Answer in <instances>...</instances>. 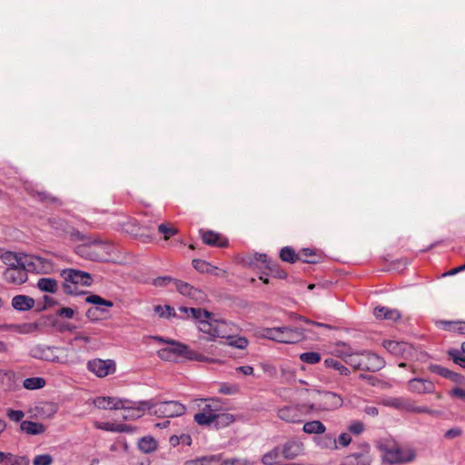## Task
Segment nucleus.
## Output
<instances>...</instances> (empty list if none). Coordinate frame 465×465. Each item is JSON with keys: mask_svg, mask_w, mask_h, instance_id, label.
I'll return each mask as SVG.
<instances>
[{"mask_svg": "<svg viewBox=\"0 0 465 465\" xmlns=\"http://www.w3.org/2000/svg\"><path fill=\"white\" fill-rule=\"evenodd\" d=\"M1 260L8 268L18 267L25 263V259L23 261L22 257L13 252H5L2 253Z\"/></svg>", "mask_w": 465, "mask_h": 465, "instance_id": "obj_33", "label": "nucleus"}, {"mask_svg": "<svg viewBox=\"0 0 465 465\" xmlns=\"http://www.w3.org/2000/svg\"><path fill=\"white\" fill-rule=\"evenodd\" d=\"M53 457L50 454L36 455L33 460V465H51Z\"/></svg>", "mask_w": 465, "mask_h": 465, "instance_id": "obj_52", "label": "nucleus"}, {"mask_svg": "<svg viewBox=\"0 0 465 465\" xmlns=\"http://www.w3.org/2000/svg\"><path fill=\"white\" fill-rule=\"evenodd\" d=\"M85 301L88 303L100 304V305H104L107 307H112L114 305L113 302L105 300L96 294H91V295L87 296Z\"/></svg>", "mask_w": 465, "mask_h": 465, "instance_id": "obj_49", "label": "nucleus"}, {"mask_svg": "<svg viewBox=\"0 0 465 465\" xmlns=\"http://www.w3.org/2000/svg\"><path fill=\"white\" fill-rule=\"evenodd\" d=\"M361 352H351L347 355L345 363L350 365L355 371H361Z\"/></svg>", "mask_w": 465, "mask_h": 465, "instance_id": "obj_45", "label": "nucleus"}, {"mask_svg": "<svg viewBox=\"0 0 465 465\" xmlns=\"http://www.w3.org/2000/svg\"><path fill=\"white\" fill-rule=\"evenodd\" d=\"M173 281L175 279L169 276L158 277L153 280V285L157 287L167 286L171 282L173 283Z\"/></svg>", "mask_w": 465, "mask_h": 465, "instance_id": "obj_58", "label": "nucleus"}, {"mask_svg": "<svg viewBox=\"0 0 465 465\" xmlns=\"http://www.w3.org/2000/svg\"><path fill=\"white\" fill-rule=\"evenodd\" d=\"M429 371L432 373H436L443 378H446L449 374L450 370L438 364H430Z\"/></svg>", "mask_w": 465, "mask_h": 465, "instance_id": "obj_53", "label": "nucleus"}, {"mask_svg": "<svg viewBox=\"0 0 465 465\" xmlns=\"http://www.w3.org/2000/svg\"><path fill=\"white\" fill-rule=\"evenodd\" d=\"M199 412L193 416L194 421L201 426L213 424L216 412L221 411L220 401L212 399H198L195 401Z\"/></svg>", "mask_w": 465, "mask_h": 465, "instance_id": "obj_5", "label": "nucleus"}, {"mask_svg": "<svg viewBox=\"0 0 465 465\" xmlns=\"http://www.w3.org/2000/svg\"><path fill=\"white\" fill-rule=\"evenodd\" d=\"M280 259L285 262L294 263L299 261L298 252L293 248L285 246L280 252Z\"/></svg>", "mask_w": 465, "mask_h": 465, "instance_id": "obj_40", "label": "nucleus"}, {"mask_svg": "<svg viewBox=\"0 0 465 465\" xmlns=\"http://www.w3.org/2000/svg\"><path fill=\"white\" fill-rule=\"evenodd\" d=\"M124 407L120 408L124 411L123 418L125 420H135L142 417L144 412L147 411L151 414L152 407H153V400L142 401H132L126 399H124Z\"/></svg>", "mask_w": 465, "mask_h": 465, "instance_id": "obj_11", "label": "nucleus"}, {"mask_svg": "<svg viewBox=\"0 0 465 465\" xmlns=\"http://www.w3.org/2000/svg\"><path fill=\"white\" fill-rule=\"evenodd\" d=\"M461 433L462 430L460 428H451L445 432V438L454 439L460 437Z\"/></svg>", "mask_w": 465, "mask_h": 465, "instance_id": "obj_62", "label": "nucleus"}, {"mask_svg": "<svg viewBox=\"0 0 465 465\" xmlns=\"http://www.w3.org/2000/svg\"><path fill=\"white\" fill-rule=\"evenodd\" d=\"M300 360L307 364H316L321 361L322 356L316 351L303 352L300 355Z\"/></svg>", "mask_w": 465, "mask_h": 465, "instance_id": "obj_44", "label": "nucleus"}, {"mask_svg": "<svg viewBox=\"0 0 465 465\" xmlns=\"http://www.w3.org/2000/svg\"><path fill=\"white\" fill-rule=\"evenodd\" d=\"M35 300L25 295H16L12 299V306L18 311H27L34 307Z\"/></svg>", "mask_w": 465, "mask_h": 465, "instance_id": "obj_29", "label": "nucleus"}, {"mask_svg": "<svg viewBox=\"0 0 465 465\" xmlns=\"http://www.w3.org/2000/svg\"><path fill=\"white\" fill-rule=\"evenodd\" d=\"M193 268L202 273H209L216 276H225L226 272L224 270H222L216 266L212 265L211 263L201 260V259H194L193 260Z\"/></svg>", "mask_w": 465, "mask_h": 465, "instance_id": "obj_22", "label": "nucleus"}, {"mask_svg": "<svg viewBox=\"0 0 465 465\" xmlns=\"http://www.w3.org/2000/svg\"><path fill=\"white\" fill-rule=\"evenodd\" d=\"M200 331L210 335L212 338H222L228 341V344L237 349H245L248 340L239 337V327L230 322L219 321L212 316L210 321H203L198 325Z\"/></svg>", "mask_w": 465, "mask_h": 465, "instance_id": "obj_1", "label": "nucleus"}, {"mask_svg": "<svg viewBox=\"0 0 465 465\" xmlns=\"http://www.w3.org/2000/svg\"><path fill=\"white\" fill-rule=\"evenodd\" d=\"M448 354L452 359L453 362L465 369V357L461 355L458 350H450Z\"/></svg>", "mask_w": 465, "mask_h": 465, "instance_id": "obj_51", "label": "nucleus"}, {"mask_svg": "<svg viewBox=\"0 0 465 465\" xmlns=\"http://www.w3.org/2000/svg\"><path fill=\"white\" fill-rule=\"evenodd\" d=\"M94 404L102 410H120L124 407V399L115 397H97L94 400Z\"/></svg>", "mask_w": 465, "mask_h": 465, "instance_id": "obj_21", "label": "nucleus"}, {"mask_svg": "<svg viewBox=\"0 0 465 465\" xmlns=\"http://www.w3.org/2000/svg\"><path fill=\"white\" fill-rule=\"evenodd\" d=\"M6 415L11 420L17 422V421L22 420V419L25 416V413L23 411H19V410L15 411V410L8 409Z\"/></svg>", "mask_w": 465, "mask_h": 465, "instance_id": "obj_55", "label": "nucleus"}, {"mask_svg": "<svg viewBox=\"0 0 465 465\" xmlns=\"http://www.w3.org/2000/svg\"><path fill=\"white\" fill-rule=\"evenodd\" d=\"M235 420L234 416L231 413L216 412L213 422L216 428H223L232 424Z\"/></svg>", "mask_w": 465, "mask_h": 465, "instance_id": "obj_41", "label": "nucleus"}, {"mask_svg": "<svg viewBox=\"0 0 465 465\" xmlns=\"http://www.w3.org/2000/svg\"><path fill=\"white\" fill-rule=\"evenodd\" d=\"M25 262L24 265L18 267L7 268L4 272V279L13 284H22L25 282L27 280V272H30Z\"/></svg>", "mask_w": 465, "mask_h": 465, "instance_id": "obj_17", "label": "nucleus"}, {"mask_svg": "<svg viewBox=\"0 0 465 465\" xmlns=\"http://www.w3.org/2000/svg\"><path fill=\"white\" fill-rule=\"evenodd\" d=\"M256 259L265 264L266 269L269 271V273L266 275L278 279H285L287 277V272L280 267L278 262L271 260L266 254H258Z\"/></svg>", "mask_w": 465, "mask_h": 465, "instance_id": "obj_19", "label": "nucleus"}, {"mask_svg": "<svg viewBox=\"0 0 465 465\" xmlns=\"http://www.w3.org/2000/svg\"><path fill=\"white\" fill-rule=\"evenodd\" d=\"M302 430L307 434H322L326 427L320 420H312L304 423Z\"/></svg>", "mask_w": 465, "mask_h": 465, "instance_id": "obj_37", "label": "nucleus"}, {"mask_svg": "<svg viewBox=\"0 0 465 465\" xmlns=\"http://www.w3.org/2000/svg\"><path fill=\"white\" fill-rule=\"evenodd\" d=\"M159 340L169 344V346L157 351L158 356L162 360L176 361L179 358L194 359V353L189 350L187 345L173 340L165 341L162 338H159Z\"/></svg>", "mask_w": 465, "mask_h": 465, "instance_id": "obj_8", "label": "nucleus"}, {"mask_svg": "<svg viewBox=\"0 0 465 465\" xmlns=\"http://www.w3.org/2000/svg\"><path fill=\"white\" fill-rule=\"evenodd\" d=\"M338 448L339 447H346L351 442V437L350 433L343 432L341 433L338 439H336Z\"/></svg>", "mask_w": 465, "mask_h": 465, "instance_id": "obj_56", "label": "nucleus"}, {"mask_svg": "<svg viewBox=\"0 0 465 465\" xmlns=\"http://www.w3.org/2000/svg\"><path fill=\"white\" fill-rule=\"evenodd\" d=\"M435 389L434 382L428 379L413 378L407 383V390L417 394L435 393Z\"/></svg>", "mask_w": 465, "mask_h": 465, "instance_id": "obj_15", "label": "nucleus"}, {"mask_svg": "<svg viewBox=\"0 0 465 465\" xmlns=\"http://www.w3.org/2000/svg\"><path fill=\"white\" fill-rule=\"evenodd\" d=\"M220 465H255V462L245 458H232L220 461Z\"/></svg>", "mask_w": 465, "mask_h": 465, "instance_id": "obj_48", "label": "nucleus"}, {"mask_svg": "<svg viewBox=\"0 0 465 465\" xmlns=\"http://www.w3.org/2000/svg\"><path fill=\"white\" fill-rule=\"evenodd\" d=\"M139 450L143 453H151L156 450L158 444L153 437H143L138 442Z\"/></svg>", "mask_w": 465, "mask_h": 465, "instance_id": "obj_38", "label": "nucleus"}, {"mask_svg": "<svg viewBox=\"0 0 465 465\" xmlns=\"http://www.w3.org/2000/svg\"><path fill=\"white\" fill-rule=\"evenodd\" d=\"M47 225L51 232L58 237H68L73 241L84 240V235L63 218L51 217L47 220Z\"/></svg>", "mask_w": 465, "mask_h": 465, "instance_id": "obj_9", "label": "nucleus"}, {"mask_svg": "<svg viewBox=\"0 0 465 465\" xmlns=\"http://www.w3.org/2000/svg\"><path fill=\"white\" fill-rule=\"evenodd\" d=\"M220 455H210L186 460L183 465H220Z\"/></svg>", "mask_w": 465, "mask_h": 465, "instance_id": "obj_32", "label": "nucleus"}, {"mask_svg": "<svg viewBox=\"0 0 465 465\" xmlns=\"http://www.w3.org/2000/svg\"><path fill=\"white\" fill-rule=\"evenodd\" d=\"M446 379L450 380L451 381L458 383V384H464L465 383V377L460 373L454 372L450 370L448 376Z\"/></svg>", "mask_w": 465, "mask_h": 465, "instance_id": "obj_57", "label": "nucleus"}, {"mask_svg": "<svg viewBox=\"0 0 465 465\" xmlns=\"http://www.w3.org/2000/svg\"><path fill=\"white\" fill-rule=\"evenodd\" d=\"M185 412V406L178 401H155L153 400L152 415L173 418L182 416Z\"/></svg>", "mask_w": 465, "mask_h": 465, "instance_id": "obj_10", "label": "nucleus"}, {"mask_svg": "<svg viewBox=\"0 0 465 465\" xmlns=\"http://www.w3.org/2000/svg\"><path fill=\"white\" fill-rule=\"evenodd\" d=\"M179 311L185 314L182 318H193L196 320L197 326L200 325V323L203 321H210L213 316L212 312L201 308L180 307Z\"/></svg>", "mask_w": 465, "mask_h": 465, "instance_id": "obj_20", "label": "nucleus"}, {"mask_svg": "<svg viewBox=\"0 0 465 465\" xmlns=\"http://www.w3.org/2000/svg\"><path fill=\"white\" fill-rule=\"evenodd\" d=\"M439 324L445 331L465 334V322L441 321Z\"/></svg>", "mask_w": 465, "mask_h": 465, "instance_id": "obj_35", "label": "nucleus"}, {"mask_svg": "<svg viewBox=\"0 0 465 465\" xmlns=\"http://www.w3.org/2000/svg\"><path fill=\"white\" fill-rule=\"evenodd\" d=\"M113 246L111 243L94 240L83 243L76 248V252L92 261L107 262L112 257Z\"/></svg>", "mask_w": 465, "mask_h": 465, "instance_id": "obj_4", "label": "nucleus"}, {"mask_svg": "<svg viewBox=\"0 0 465 465\" xmlns=\"http://www.w3.org/2000/svg\"><path fill=\"white\" fill-rule=\"evenodd\" d=\"M299 261L306 263H317L320 256L316 252L310 248H302L298 252Z\"/></svg>", "mask_w": 465, "mask_h": 465, "instance_id": "obj_36", "label": "nucleus"}, {"mask_svg": "<svg viewBox=\"0 0 465 465\" xmlns=\"http://www.w3.org/2000/svg\"><path fill=\"white\" fill-rule=\"evenodd\" d=\"M11 465H29V460L26 457H16Z\"/></svg>", "mask_w": 465, "mask_h": 465, "instance_id": "obj_64", "label": "nucleus"}, {"mask_svg": "<svg viewBox=\"0 0 465 465\" xmlns=\"http://www.w3.org/2000/svg\"><path fill=\"white\" fill-rule=\"evenodd\" d=\"M353 352L351 348H346L344 345L342 348L336 349V355L343 360L345 362L347 355H351Z\"/></svg>", "mask_w": 465, "mask_h": 465, "instance_id": "obj_61", "label": "nucleus"}, {"mask_svg": "<svg viewBox=\"0 0 465 465\" xmlns=\"http://www.w3.org/2000/svg\"><path fill=\"white\" fill-rule=\"evenodd\" d=\"M238 391L236 386H230L223 384L221 386L219 391L225 395L234 394Z\"/></svg>", "mask_w": 465, "mask_h": 465, "instance_id": "obj_63", "label": "nucleus"}, {"mask_svg": "<svg viewBox=\"0 0 465 465\" xmlns=\"http://www.w3.org/2000/svg\"><path fill=\"white\" fill-rule=\"evenodd\" d=\"M343 404V398L333 391H319L317 398L309 409L313 411H333L341 408Z\"/></svg>", "mask_w": 465, "mask_h": 465, "instance_id": "obj_7", "label": "nucleus"}, {"mask_svg": "<svg viewBox=\"0 0 465 465\" xmlns=\"http://www.w3.org/2000/svg\"><path fill=\"white\" fill-rule=\"evenodd\" d=\"M324 366L327 369L336 371L341 375L348 376L351 373L350 370L342 362L331 357L324 360Z\"/></svg>", "mask_w": 465, "mask_h": 465, "instance_id": "obj_34", "label": "nucleus"}, {"mask_svg": "<svg viewBox=\"0 0 465 465\" xmlns=\"http://www.w3.org/2000/svg\"><path fill=\"white\" fill-rule=\"evenodd\" d=\"M158 232L163 234V239L168 240L171 236L178 233L177 228L171 224L162 223L158 226Z\"/></svg>", "mask_w": 465, "mask_h": 465, "instance_id": "obj_47", "label": "nucleus"}, {"mask_svg": "<svg viewBox=\"0 0 465 465\" xmlns=\"http://www.w3.org/2000/svg\"><path fill=\"white\" fill-rule=\"evenodd\" d=\"M383 346L388 351L395 355L404 356L405 353L410 354L413 350L411 344L396 341H385Z\"/></svg>", "mask_w": 465, "mask_h": 465, "instance_id": "obj_23", "label": "nucleus"}, {"mask_svg": "<svg viewBox=\"0 0 465 465\" xmlns=\"http://www.w3.org/2000/svg\"><path fill=\"white\" fill-rule=\"evenodd\" d=\"M173 285L181 294L193 299H197L202 294L201 291L180 280L175 279V281H173Z\"/></svg>", "mask_w": 465, "mask_h": 465, "instance_id": "obj_28", "label": "nucleus"}, {"mask_svg": "<svg viewBox=\"0 0 465 465\" xmlns=\"http://www.w3.org/2000/svg\"><path fill=\"white\" fill-rule=\"evenodd\" d=\"M58 348L55 347H50V346H45V345H37L31 350V356L52 362H59L60 359L58 355L56 354V351Z\"/></svg>", "mask_w": 465, "mask_h": 465, "instance_id": "obj_18", "label": "nucleus"}, {"mask_svg": "<svg viewBox=\"0 0 465 465\" xmlns=\"http://www.w3.org/2000/svg\"><path fill=\"white\" fill-rule=\"evenodd\" d=\"M318 445L322 448L336 450L338 449L337 441L331 435H324L318 440Z\"/></svg>", "mask_w": 465, "mask_h": 465, "instance_id": "obj_46", "label": "nucleus"}, {"mask_svg": "<svg viewBox=\"0 0 465 465\" xmlns=\"http://www.w3.org/2000/svg\"><path fill=\"white\" fill-rule=\"evenodd\" d=\"M278 457H279L278 449H273L262 456V461L265 465H272L277 460Z\"/></svg>", "mask_w": 465, "mask_h": 465, "instance_id": "obj_50", "label": "nucleus"}, {"mask_svg": "<svg viewBox=\"0 0 465 465\" xmlns=\"http://www.w3.org/2000/svg\"><path fill=\"white\" fill-rule=\"evenodd\" d=\"M153 311L160 318L170 319L171 317H176L174 309L170 305H155Z\"/></svg>", "mask_w": 465, "mask_h": 465, "instance_id": "obj_43", "label": "nucleus"}, {"mask_svg": "<svg viewBox=\"0 0 465 465\" xmlns=\"http://www.w3.org/2000/svg\"><path fill=\"white\" fill-rule=\"evenodd\" d=\"M373 313L377 319L388 320L391 322H396L401 317V314L398 310L390 309L386 306L376 307Z\"/></svg>", "mask_w": 465, "mask_h": 465, "instance_id": "obj_26", "label": "nucleus"}, {"mask_svg": "<svg viewBox=\"0 0 465 465\" xmlns=\"http://www.w3.org/2000/svg\"><path fill=\"white\" fill-rule=\"evenodd\" d=\"M385 361L379 355L370 352H361V371L375 372L381 370Z\"/></svg>", "mask_w": 465, "mask_h": 465, "instance_id": "obj_14", "label": "nucleus"}, {"mask_svg": "<svg viewBox=\"0 0 465 465\" xmlns=\"http://www.w3.org/2000/svg\"><path fill=\"white\" fill-rule=\"evenodd\" d=\"M263 337L282 343H296L303 338V332L299 328L273 327L263 330Z\"/></svg>", "mask_w": 465, "mask_h": 465, "instance_id": "obj_6", "label": "nucleus"}, {"mask_svg": "<svg viewBox=\"0 0 465 465\" xmlns=\"http://www.w3.org/2000/svg\"><path fill=\"white\" fill-rule=\"evenodd\" d=\"M45 384L46 381L42 377L26 378L23 382L24 388L30 391L42 389L45 386Z\"/></svg>", "mask_w": 465, "mask_h": 465, "instance_id": "obj_42", "label": "nucleus"}, {"mask_svg": "<svg viewBox=\"0 0 465 465\" xmlns=\"http://www.w3.org/2000/svg\"><path fill=\"white\" fill-rule=\"evenodd\" d=\"M87 369L99 378L115 372L116 365L113 360L94 359L87 362Z\"/></svg>", "mask_w": 465, "mask_h": 465, "instance_id": "obj_12", "label": "nucleus"}, {"mask_svg": "<svg viewBox=\"0 0 465 465\" xmlns=\"http://www.w3.org/2000/svg\"><path fill=\"white\" fill-rule=\"evenodd\" d=\"M27 269L36 273L48 274L54 272V263L40 256H25Z\"/></svg>", "mask_w": 465, "mask_h": 465, "instance_id": "obj_13", "label": "nucleus"}, {"mask_svg": "<svg viewBox=\"0 0 465 465\" xmlns=\"http://www.w3.org/2000/svg\"><path fill=\"white\" fill-rule=\"evenodd\" d=\"M303 451V444L297 440H289L282 447V455L287 460H293Z\"/></svg>", "mask_w": 465, "mask_h": 465, "instance_id": "obj_25", "label": "nucleus"}, {"mask_svg": "<svg viewBox=\"0 0 465 465\" xmlns=\"http://www.w3.org/2000/svg\"><path fill=\"white\" fill-rule=\"evenodd\" d=\"M303 415L302 408L300 405H288L278 410L277 416L283 421L299 423Z\"/></svg>", "mask_w": 465, "mask_h": 465, "instance_id": "obj_16", "label": "nucleus"}, {"mask_svg": "<svg viewBox=\"0 0 465 465\" xmlns=\"http://www.w3.org/2000/svg\"><path fill=\"white\" fill-rule=\"evenodd\" d=\"M348 430L352 434L359 435L364 430V424L360 420L352 421L348 426Z\"/></svg>", "mask_w": 465, "mask_h": 465, "instance_id": "obj_54", "label": "nucleus"}, {"mask_svg": "<svg viewBox=\"0 0 465 465\" xmlns=\"http://www.w3.org/2000/svg\"><path fill=\"white\" fill-rule=\"evenodd\" d=\"M202 235V240L203 243L215 246V247H225L228 242L227 240L223 239L221 234L213 232V231H200Z\"/></svg>", "mask_w": 465, "mask_h": 465, "instance_id": "obj_24", "label": "nucleus"}, {"mask_svg": "<svg viewBox=\"0 0 465 465\" xmlns=\"http://www.w3.org/2000/svg\"><path fill=\"white\" fill-rule=\"evenodd\" d=\"M95 427L97 429H101L106 431H114L115 432L116 424L111 422H95Z\"/></svg>", "mask_w": 465, "mask_h": 465, "instance_id": "obj_59", "label": "nucleus"}, {"mask_svg": "<svg viewBox=\"0 0 465 465\" xmlns=\"http://www.w3.org/2000/svg\"><path fill=\"white\" fill-rule=\"evenodd\" d=\"M382 460L388 464H399L412 461L416 453L409 447H401L392 440H382L379 443Z\"/></svg>", "mask_w": 465, "mask_h": 465, "instance_id": "obj_2", "label": "nucleus"}, {"mask_svg": "<svg viewBox=\"0 0 465 465\" xmlns=\"http://www.w3.org/2000/svg\"><path fill=\"white\" fill-rule=\"evenodd\" d=\"M36 286L41 292L49 293H55L59 289L58 281L53 278H40Z\"/></svg>", "mask_w": 465, "mask_h": 465, "instance_id": "obj_31", "label": "nucleus"}, {"mask_svg": "<svg viewBox=\"0 0 465 465\" xmlns=\"http://www.w3.org/2000/svg\"><path fill=\"white\" fill-rule=\"evenodd\" d=\"M371 458L368 452L353 453L346 456L341 465H370Z\"/></svg>", "mask_w": 465, "mask_h": 465, "instance_id": "obj_27", "label": "nucleus"}, {"mask_svg": "<svg viewBox=\"0 0 465 465\" xmlns=\"http://www.w3.org/2000/svg\"><path fill=\"white\" fill-rule=\"evenodd\" d=\"M10 329L21 334H28L36 331L38 325L35 322H25L21 324H12Z\"/></svg>", "mask_w": 465, "mask_h": 465, "instance_id": "obj_39", "label": "nucleus"}, {"mask_svg": "<svg viewBox=\"0 0 465 465\" xmlns=\"http://www.w3.org/2000/svg\"><path fill=\"white\" fill-rule=\"evenodd\" d=\"M20 429L29 435H39L45 431L44 424L31 420H23L20 424Z\"/></svg>", "mask_w": 465, "mask_h": 465, "instance_id": "obj_30", "label": "nucleus"}, {"mask_svg": "<svg viewBox=\"0 0 465 465\" xmlns=\"http://www.w3.org/2000/svg\"><path fill=\"white\" fill-rule=\"evenodd\" d=\"M57 315L66 319H72L74 315V311L72 308L64 307L57 312Z\"/></svg>", "mask_w": 465, "mask_h": 465, "instance_id": "obj_60", "label": "nucleus"}, {"mask_svg": "<svg viewBox=\"0 0 465 465\" xmlns=\"http://www.w3.org/2000/svg\"><path fill=\"white\" fill-rule=\"evenodd\" d=\"M60 276L64 280L63 290L67 295H79L83 293L80 287H89L93 283L90 273L76 269L62 270Z\"/></svg>", "mask_w": 465, "mask_h": 465, "instance_id": "obj_3", "label": "nucleus"}]
</instances>
